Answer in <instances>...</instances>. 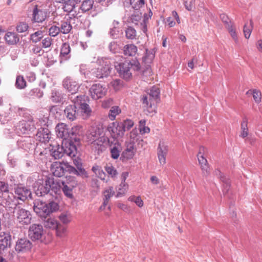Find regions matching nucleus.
<instances>
[{
    "instance_id": "f257e3e1",
    "label": "nucleus",
    "mask_w": 262,
    "mask_h": 262,
    "mask_svg": "<svg viewBox=\"0 0 262 262\" xmlns=\"http://www.w3.org/2000/svg\"><path fill=\"white\" fill-rule=\"evenodd\" d=\"M88 142L93 144L98 150L101 147L103 144L108 141V138L104 136L102 127H95L92 128L87 135Z\"/></svg>"
},
{
    "instance_id": "f03ea898",
    "label": "nucleus",
    "mask_w": 262,
    "mask_h": 262,
    "mask_svg": "<svg viewBox=\"0 0 262 262\" xmlns=\"http://www.w3.org/2000/svg\"><path fill=\"white\" fill-rule=\"evenodd\" d=\"M88 100V97L85 95H79L74 98L72 100V102L75 105L76 108L77 107L81 110V112L83 113V115H84L86 117L90 116L91 113V109L90 107L89 104L86 103Z\"/></svg>"
},
{
    "instance_id": "7ed1b4c3",
    "label": "nucleus",
    "mask_w": 262,
    "mask_h": 262,
    "mask_svg": "<svg viewBox=\"0 0 262 262\" xmlns=\"http://www.w3.org/2000/svg\"><path fill=\"white\" fill-rule=\"evenodd\" d=\"M14 216L16 221L22 225H29L31 222V214L30 211L20 208H15L14 210Z\"/></svg>"
},
{
    "instance_id": "20e7f679",
    "label": "nucleus",
    "mask_w": 262,
    "mask_h": 262,
    "mask_svg": "<svg viewBox=\"0 0 262 262\" xmlns=\"http://www.w3.org/2000/svg\"><path fill=\"white\" fill-rule=\"evenodd\" d=\"M36 128L32 120L28 119L19 121L16 127V132L19 136L29 135Z\"/></svg>"
},
{
    "instance_id": "39448f33",
    "label": "nucleus",
    "mask_w": 262,
    "mask_h": 262,
    "mask_svg": "<svg viewBox=\"0 0 262 262\" xmlns=\"http://www.w3.org/2000/svg\"><path fill=\"white\" fill-rule=\"evenodd\" d=\"M107 92V88L101 83L93 84L89 89V94L94 100H98L104 97Z\"/></svg>"
},
{
    "instance_id": "423d86ee",
    "label": "nucleus",
    "mask_w": 262,
    "mask_h": 262,
    "mask_svg": "<svg viewBox=\"0 0 262 262\" xmlns=\"http://www.w3.org/2000/svg\"><path fill=\"white\" fill-rule=\"evenodd\" d=\"M48 177L41 176L34 184L35 193L38 196H43L50 192V186L48 185Z\"/></svg>"
},
{
    "instance_id": "0eeeda50",
    "label": "nucleus",
    "mask_w": 262,
    "mask_h": 262,
    "mask_svg": "<svg viewBox=\"0 0 262 262\" xmlns=\"http://www.w3.org/2000/svg\"><path fill=\"white\" fill-rule=\"evenodd\" d=\"M99 62L101 64L93 72L95 76L98 78L108 76L112 70L110 61L107 60H101Z\"/></svg>"
},
{
    "instance_id": "6e6552de",
    "label": "nucleus",
    "mask_w": 262,
    "mask_h": 262,
    "mask_svg": "<svg viewBox=\"0 0 262 262\" xmlns=\"http://www.w3.org/2000/svg\"><path fill=\"white\" fill-rule=\"evenodd\" d=\"M107 130L114 139H121L124 135V130L120 122L115 121L110 123L107 127Z\"/></svg>"
},
{
    "instance_id": "1a4fd4ad",
    "label": "nucleus",
    "mask_w": 262,
    "mask_h": 262,
    "mask_svg": "<svg viewBox=\"0 0 262 262\" xmlns=\"http://www.w3.org/2000/svg\"><path fill=\"white\" fill-rule=\"evenodd\" d=\"M14 191L17 200L25 201L28 198H31V191L27 187L19 184L15 186Z\"/></svg>"
},
{
    "instance_id": "9d476101",
    "label": "nucleus",
    "mask_w": 262,
    "mask_h": 262,
    "mask_svg": "<svg viewBox=\"0 0 262 262\" xmlns=\"http://www.w3.org/2000/svg\"><path fill=\"white\" fill-rule=\"evenodd\" d=\"M33 209L42 218L46 219L50 214L47 204L40 200L34 202Z\"/></svg>"
},
{
    "instance_id": "9b49d317",
    "label": "nucleus",
    "mask_w": 262,
    "mask_h": 262,
    "mask_svg": "<svg viewBox=\"0 0 262 262\" xmlns=\"http://www.w3.org/2000/svg\"><path fill=\"white\" fill-rule=\"evenodd\" d=\"M33 209L42 218L46 219L50 214L47 204L40 200L34 202Z\"/></svg>"
},
{
    "instance_id": "f8f14e48",
    "label": "nucleus",
    "mask_w": 262,
    "mask_h": 262,
    "mask_svg": "<svg viewBox=\"0 0 262 262\" xmlns=\"http://www.w3.org/2000/svg\"><path fill=\"white\" fill-rule=\"evenodd\" d=\"M33 209L42 218L46 219L50 214L47 204L40 200L34 202Z\"/></svg>"
},
{
    "instance_id": "ddd939ff",
    "label": "nucleus",
    "mask_w": 262,
    "mask_h": 262,
    "mask_svg": "<svg viewBox=\"0 0 262 262\" xmlns=\"http://www.w3.org/2000/svg\"><path fill=\"white\" fill-rule=\"evenodd\" d=\"M62 85L63 88L72 94H76L80 88V84L70 77H67L63 79Z\"/></svg>"
},
{
    "instance_id": "4468645a",
    "label": "nucleus",
    "mask_w": 262,
    "mask_h": 262,
    "mask_svg": "<svg viewBox=\"0 0 262 262\" xmlns=\"http://www.w3.org/2000/svg\"><path fill=\"white\" fill-rule=\"evenodd\" d=\"M115 68L120 76L125 79H128L132 76L129 63L127 61L119 63L115 65Z\"/></svg>"
},
{
    "instance_id": "2eb2a0df",
    "label": "nucleus",
    "mask_w": 262,
    "mask_h": 262,
    "mask_svg": "<svg viewBox=\"0 0 262 262\" xmlns=\"http://www.w3.org/2000/svg\"><path fill=\"white\" fill-rule=\"evenodd\" d=\"M144 111L146 114H152L156 112V105L157 103L146 95L143 96L141 98Z\"/></svg>"
},
{
    "instance_id": "dca6fc26",
    "label": "nucleus",
    "mask_w": 262,
    "mask_h": 262,
    "mask_svg": "<svg viewBox=\"0 0 262 262\" xmlns=\"http://www.w3.org/2000/svg\"><path fill=\"white\" fill-rule=\"evenodd\" d=\"M43 228L41 225L33 224L29 230V235L34 241L40 239L43 235Z\"/></svg>"
},
{
    "instance_id": "f3484780",
    "label": "nucleus",
    "mask_w": 262,
    "mask_h": 262,
    "mask_svg": "<svg viewBox=\"0 0 262 262\" xmlns=\"http://www.w3.org/2000/svg\"><path fill=\"white\" fill-rule=\"evenodd\" d=\"M168 146L164 141H160L158 147V157L161 165L166 163V157L168 152Z\"/></svg>"
},
{
    "instance_id": "a211bd4d",
    "label": "nucleus",
    "mask_w": 262,
    "mask_h": 262,
    "mask_svg": "<svg viewBox=\"0 0 262 262\" xmlns=\"http://www.w3.org/2000/svg\"><path fill=\"white\" fill-rule=\"evenodd\" d=\"M55 131L57 136L63 140H66L70 137L69 128L65 123H58L55 127Z\"/></svg>"
},
{
    "instance_id": "6ab92c4d",
    "label": "nucleus",
    "mask_w": 262,
    "mask_h": 262,
    "mask_svg": "<svg viewBox=\"0 0 262 262\" xmlns=\"http://www.w3.org/2000/svg\"><path fill=\"white\" fill-rule=\"evenodd\" d=\"M64 168V163L55 162L52 164L50 170L54 176L61 177L63 176L65 173Z\"/></svg>"
},
{
    "instance_id": "aec40b11",
    "label": "nucleus",
    "mask_w": 262,
    "mask_h": 262,
    "mask_svg": "<svg viewBox=\"0 0 262 262\" xmlns=\"http://www.w3.org/2000/svg\"><path fill=\"white\" fill-rule=\"evenodd\" d=\"M32 247V243L26 238H21L18 240L15 245V250L19 252L29 251Z\"/></svg>"
},
{
    "instance_id": "412c9836",
    "label": "nucleus",
    "mask_w": 262,
    "mask_h": 262,
    "mask_svg": "<svg viewBox=\"0 0 262 262\" xmlns=\"http://www.w3.org/2000/svg\"><path fill=\"white\" fill-rule=\"evenodd\" d=\"M198 159L204 177L207 178L210 174V168L207 159L203 155H198Z\"/></svg>"
},
{
    "instance_id": "4be33fe9",
    "label": "nucleus",
    "mask_w": 262,
    "mask_h": 262,
    "mask_svg": "<svg viewBox=\"0 0 262 262\" xmlns=\"http://www.w3.org/2000/svg\"><path fill=\"white\" fill-rule=\"evenodd\" d=\"M47 183L49 186H50V191H51L55 193H58L60 192L62 185H64V181L54 180L53 178H48Z\"/></svg>"
},
{
    "instance_id": "5701e85b",
    "label": "nucleus",
    "mask_w": 262,
    "mask_h": 262,
    "mask_svg": "<svg viewBox=\"0 0 262 262\" xmlns=\"http://www.w3.org/2000/svg\"><path fill=\"white\" fill-rule=\"evenodd\" d=\"M17 198L15 195H14L12 193H5L2 196V199H0V201L5 205L6 206L12 208L15 206L17 204L16 200Z\"/></svg>"
},
{
    "instance_id": "b1692460",
    "label": "nucleus",
    "mask_w": 262,
    "mask_h": 262,
    "mask_svg": "<svg viewBox=\"0 0 262 262\" xmlns=\"http://www.w3.org/2000/svg\"><path fill=\"white\" fill-rule=\"evenodd\" d=\"M136 151L133 143L125 142V149L122 152V157L126 160L131 159L134 157Z\"/></svg>"
},
{
    "instance_id": "393cba45",
    "label": "nucleus",
    "mask_w": 262,
    "mask_h": 262,
    "mask_svg": "<svg viewBox=\"0 0 262 262\" xmlns=\"http://www.w3.org/2000/svg\"><path fill=\"white\" fill-rule=\"evenodd\" d=\"M38 140L42 143L49 142L51 138L50 132L47 127H40L36 134Z\"/></svg>"
},
{
    "instance_id": "a878e982",
    "label": "nucleus",
    "mask_w": 262,
    "mask_h": 262,
    "mask_svg": "<svg viewBox=\"0 0 262 262\" xmlns=\"http://www.w3.org/2000/svg\"><path fill=\"white\" fill-rule=\"evenodd\" d=\"M75 105L70 104L68 105L64 110V114L67 118L71 120H75L79 115L78 110H77Z\"/></svg>"
},
{
    "instance_id": "bb28decb",
    "label": "nucleus",
    "mask_w": 262,
    "mask_h": 262,
    "mask_svg": "<svg viewBox=\"0 0 262 262\" xmlns=\"http://www.w3.org/2000/svg\"><path fill=\"white\" fill-rule=\"evenodd\" d=\"M64 153L67 156L73 158L75 157L77 154V148L75 145L71 141H66L63 144Z\"/></svg>"
},
{
    "instance_id": "cd10ccee",
    "label": "nucleus",
    "mask_w": 262,
    "mask_h": 262,
    "mask_svg": "<svg viewBox=\"0 0 262 262\" xmlns=\"http://www.w3.org/2000/svg\"><path fill=\"white\" fill-rule=\"evenodd\" d=\"M76 185V182L72 178L70 182H64V185H62L61 189L67 196L72 198L73 196L72 189Z\"/></svg>"
},
{
    "instance_id": "c85d7f7f",
    "label": "nucleus",
    "mask_w": 262,
    "mask_h": 262,
    "mask_svg": "<svg viewBox=\"0 0 262 262\" xmlns=\"http://www.w3.org/2000/svg\"><path fill=\"white\" fill-rule=\"evenodd\" d=\"M32 23H42L46 18V13L41 10L38 9L37 6L33 10Z\"/></svg>"
},
{
    "instance_id": "c756f323",
    "label": "nucleus",
    "mask_w": 262,
    "mask_h": 262,
    "mask_svg": "<svg viewBox=\"0 0 262 262\" xmlns=\"http://www.w3.org/2000/svg\"><path fill=\"white\" fill-rule=\"evenodd\" d=\"M126 142L133 143L135 145L136 142L140 144V142H143V140L138 133V130L136 128H134L129 133L128 139Z\"/></svg>"
},
{
    "instance_id": "7c9ffc66",
    "label": "nucleus",
    "mask_w": 262,
    "mask_h": 262,
    "mask_svg": "<svg viewBox=\"0 0 262 262\" xmlns=\"http://www.w3.org/2000/svg\"><path fill=\"white\" fill-rule=\"evenodd\" d=\"M43 225L46 228L53 230L56 229L57 234L59 235V223L55 219L51 217L48 218L47 220L44 221Z\"/></svg>"
},
{
    "instance_id": "2f4dec72",
    "label": "nucleus",
    "mask_w": 262,
    "mask_h": 262,
    "mask_svg": "<svg viewBox=\"0 0 262 262\" xmlns=\"http://www.w3.org/2000/svg\"><path fill=\"white\" fill-rule=\"evenodd\" d=\"M75 6V0H68L66 3H64L62 6V9L64 12L72 13L71 15L73 17H77V14L74 11Z\"/></svg>"
},
{
    "instance_id": "473e14b6",
    "label": "nucleus",
    "mask_w": 262,
    "mask_h": 262,
    "mask_svg": "<svg viewBox=\"0 0 262 262\" xmlns=\"http://www.w3.org/2000/svg\"><path fill=\"white\" fill-rule=\"evenodd\" d=\"M11 236L9 234L3 233L0 235V250H4L10 246Z\"/></svg>"
},
{
    "instance_id": "72a5a7b5",
    "label": "nucleus",
    "mask_w": 262,
    "mask_h": 262,
    "mask_svg": "<svg viewBox=\"0 0 262 262\" xmlns=\"http://www.w3.org/2000/svg\"><path fill=\"white\" fill-rule=\"evenodd\" d=\"M5 39L6 41L9 45H15L19 40L17 34L11 32H8L5 34Z\"/></svg>"
},
{
    "instance_id": "f704fd0d",
    "label": "nucleus",
    "mask_w": 262,
    "mask_h": 262,
    "mask_svg": "<svg viewBox=\"0 0 262 262\" xmlns=\"http://www.w3.org/2000/svg\"><path fill=\"white\" fill-rule=\"evenodd\" d=\"M69 138L72 139L73 137L76 140L77 139V136H82L83 134L82 127L80 125H75L69 129Z\"/></svg>"
},
{
    "instance_id": "c9c22d12",
    "label": "nucleus",
    "mask_w": 262,
    "mask_h": 262,
    "mask_svg": "<svg viewBox=\"0 0 262 262\" xmlns=\"http://www.w3.org/2000/svg\"><path fill=\"white\" fill-rule=\"evenodd\" d=\"M137 47L133 44L125 45L123 48V53L127 56H134L137 52Z\"/></svg>"
},
{
    "instance_id": "e433bc0d",
    "label": "nucleus",
    "mask_w": 262,
    "mask_h": 262,
    "mask_svg": "<svg viewBox=\"0 0 262 262\" xmlns=\"http://www.w3.org/2000/svg\"><path fill=\"white\" fill-rule=\"evenodd\" d=\"M52 155L53 157L57 159H60L64 155L63 145L60 146L59 145L53 147L51 149Z\"/></svg>"
},
{
    "instance_id": "4c0bfd02",
    "label": "nucleus",
    "mask_w": 262,
    "mask_h": 262,
    "mask_svg": "<svg viewBox=\"0 0 262 262\" xmlns=\"http://www.w3.org/2000/svg\"><path fill=\"white\" fill-rule=\"evenodd\" d=\"M29 25L26 22H19L16 26V31L19 33L28 34L29 30Z\"/></svg>"
},
{
    "instance_id": "58836bf2",
    "label": "nucleus",
    "mask_w": 262,
    "mask_h": 262,
    "mask_svg": "<svg viewBox=\"0 0 262 262\" xmlns=\"http://www.w3.org/2000/svg\"><path fill=\"white\" fill-rule=\"evenodd\" d=\"M253 28V22L252 20H250V24L248 25L247 23H246L244 26L243 32L244 34V36L246 38H249L251 32L252 31Z\"/></svg>"
},
{
    "instance_id": "ea45409f",
    "label": "nucleus",
    "mask_w": 262,
    "mask_h": 262,
    "mask_svg": "<svg viewBox=\"0 0 262 262\" xmlns=\"http://www.w3.org/2000/svg\"><path fill=\"white\" fill-rule=\"evenodd\" d=\"M160 90L156 86H152L150 91L148 95H146L152 100L157 102L158 99L159 98Z\"/></svg>"
},
{
    "instance_id": "a19ab883",
    "label": "nucleus",
    "mask_w": 262,
    "mask_h": 262,
    "mask_svg": "<svg viewBox=\"0 0 262 262\" xmlns=\"http://www.w3.org/2000/svg\"><path fill=\"white\" fill-rule=\"evenodd\" d=\"M128 185L127 183H121L117 189L116 198H120L125 195L128 189Z\"/></svg>"
},
{
    "instance_id": "79ce46f5",
    "label": "nucleus",
    "mask_w": 262,
    "mask_h": 262,
    "mask_svg": "<svg viewBox=\"0 0 262 262\" xmlns=\"http://www.w3.org/2000/svg\"><path fill=\"white\" fill-rule=\"evenodd\" d=\"M92 170L101 180H105L106 174L100 166L98 165H95L93 166Z\"/></svg>"
},
{
    "instance_id": "37998d69",
    "label": "nucleus",
    "mask_w": 262,
    "mask_h": 262,
    "mask_svg": "<svg viewBox=\"0 0 262 262\" xmlns=\"http://www.w3.org/2000/svg\"><path fill=\"white\" fill-rule=\"evenodd\" d=\"M15 85L18 89H23L26 87L27 82L23 76H17Z\"/></svg>"
},
{
    "instance_id": "c03bdc74",
    "label": "nucleus",
    "mask_w": 262,
    "mask_h": 262,
    "mask_svg": "<svg viewBox=\"0 0 262 262\" xmlns=\"http://www.w3.org/2000/svg\"><path fill=\"white\" fill-rule=\"evenodd\" d=\"M32 141H33V140L30 138V137L26 138L23 142H20L19 144L21 143L22 148H23L25 150H28L32 149L34 148V145L32 143Z\"/></svg>"
},
{
    "instance_id": "a18cd8bd",
    "label": "nucleus",
    "mask_w": 262,
    "mask_h": 262,
    "mask_svg": "<svg viewBox=\"0 0 262 262\" xmlns=\"http://www.w3.org/2000/svg\"><path fill=\"white\" fill-rule=\"evenodd\" d=\"M71 51V48L69 43H63L61 46L60 50V56L62 57L67 59L69 58L68 56Z\"/></svg>"
},
{
    "instance_id": "49530a36",
    "label": "nucleus",
    "mask_w": 262,
    "mask_h": 262,
    "mask_svg": "<svg viewBox=\"0 0 262 262\" xmlns=\"http://www.w3.org/2000/svg\"><path fill=\"white\" fill-rule=\"evenodd\" d=\"M121 112V109L119 106H114L112 107L109 111L108 115L109 119L112 121L114 120L116 116L119 114Z\"/></svg>"
},
{
    "instance_id": "de8ad7c7",
    "label": "nucleus",
    "mask_w": 262,
    "mask_h": 262,
    "mask_svg": "<svg viewBox=\"0 0 262 262\" xmlns=\"http://www.w3.org/2000/svg\"><path fill=\"white\" fill-rule=\"evenodd\" d=\"M93 0H85L84 1L80 7V9L83 12H87L90 10L93 6Z\"/></svg>"
},
{
    "instance_id": "09e8293b",
    "label": "nucleus",
    "mask_w": 262,
    "mask_h": 262,
    "mask_svg": "<svg viewBox=\"0 0 262 262\" xmlns=\"http://www.w3.org/2000/svg\"><path fill=\"white\" fill-rule=\"evenodd\" d=\"M155 58V54L152 51L146 50V55L143 57V61L147 64L151 62Z\"/></svg>"
},
{
    "instance_id": "8fccbe9b",
    "label": "nucleus",
    "mask_w": 262,
    "mask_h": 262,
    "mask_svg": "<svg viewBox=\"0 0 262 262\" xmlns=\"http://www.w3.org/2000/svg\"><path fill=\"white\" fill-rule=\"evenodd\" d=\"M221 181L223 183V193H227L230 188V180L227 177H221Z\"/></svg>"
},
{
    "instance_id": "3c124183",
    "label": "nucleus",
    "mask_w": 262,
    "mask_h": 262,
    "mask_svg": "<svg viewBox=\"0 0 262 262\" xmlns=\"http://www.w3.org/2000/svg\"><path fill=\"white\" fill-rule=\"evenodd\" d=\"M142 19V14L139 11L134 12L130 17V21L135 25H138Z\"/></svg>"
},
{
    "instance_id": "603ef678",
    "label": "nucleus",
    "mask_w": 262,
    "mask_h": 262,
    "mask_svg": "<svg viewBox=\"0 0 262 262\" xmlns=\"http://www.w3.org/2000/svg\"><path fill=\"white\" fill-rule=\"evenodd\" d=\"M120 122L121 124L123 129L124 130V133L130 129L134 125V121L131 119H126L123 122Z\"/></svg>"
},
{
    "instance_id": "864d4df0",
    "label": "nucleus",
    "mask_w": 262,
    "mask_h": 262,
    "mask_svg": "<svg viewBox=\"0 0 262 262\" xmlns=\"http://www.w3.org/2000/svg\"><path fill=\"white\" fill-rule=\"evenodd\" d=\"M115 194L113 187L110 186L106 188L103 192V200L109 201L110 199Z\"/></svg>"
},
{
    "instance_id": "5fc2aeb1",
    "label": "nucleus",
    "mask_w": 262,
    "mask_h": 262,
    "mask_svg": "<svg viewBox=\"0 0 262 262\" xmlns=\"http://www.w3.org/2000/svg\"><path fill=\"white\" fill-rule=\"evenodd\" d=\"M72 28V26L70 23L67 21L63 22L59 28L60 32L63 34H67L70 32Z\"/></svg>"
},
{
    "instance_id": "6e6d98bb",
    "label": "nucleus",
    "mask_w": 262,
    "mask_h": 262,
    "mask_svg": "<svg viewBox=\"0 0 262 262\" xmlns=\"http://www.w3.org/2000/svg\"><path fill=\"white\" fill-rule=\"evenodd\" d=\"M146 120L145 119H142L139 121V129L141 134H144L148 133L150 132V128L146 126Z\"/></svg>"
},
{
    "instance_id": "4d7b16f0",
    "label": "nucleus",
    "mask_w": 262,
    "mask_h": 262,
    "mask_svg": "<svg viewBox=\"0 0 262 262\" xmlns=\"http://www.w3.org/2000/svg\"><path fill=\"white\" fill-rule=\"evenodd\" d=\"M51 99L54 102H59L62 99V96L60 92L54 90L52 91Z\"/></svg>"
},
{
    "instance_id": "13d9d810",
    "label": "nucleus",
    "mask_w": 262,
    "mask_h": 262,
    "mask_svg": "<svg viewBox=\"0 0 262 262\" xmlns=\"http://www.w3.org/2000/svg\"><path fill=\"white\" fill-rule=\"evenodd\" d=\"M9 185L8 183L0 181V199H2V196L5 193L9 192Z\"/></svg>"
},
{
    "instance_id": "bf43d9fd",
    "label": "nucleus",
    "mask_w": 262,
    "mask_h": 262,
    "mask_svg": "<svg viewBox=\"0 0 262 262\" xmlns=\"http://www.w3.org/2000/svg\"><path fill=\"white\" fill-rule=\"evenodd\" d=\"M42 31H37L30 35V39L33 42H37L40 40L43 37Z\"/></svg>"
},
{
    "instance_id": "052dcab7",
    "label": "nucleus",
    "mask_w": 262,
    "mask_h": 262,
    "mask_svg": "<svg viewBox=\"0 0 262 262\" xmlns=\"http://www.w3.org/2000/svg\"><path fill=\"white\" fill-rule=\"evenodd\" d=\"M226 29L229 31L231 36L232 37L233 39L234 40L235 42L236 43H237L238 42V36H237L236 30L234 27V25H232L228 26V27Z\"/></svg>"
},
{
    "instance_id": "680f3d73",
    "label": "nucleus",
    "mask_w": 262,
    "mask_h": 262,
    "mask_svg": "<svg viewBox=\"0 0 262 262\" xmlns=\"http://www.w3.org/2000/svg\"><path fill=\"white\" fill-rule=\"evenodd\" d=\"M130 5L135 10H138L144 5V0H130Z\"/></svg>"
},
{
    "instance_id": "e2e57ef3",
    "label": "nucleus",
    "mask_w": 262,
    "mask_h": 262,
    "mask_svg": "<svg viewBox=\"0 0 262 262\" xmlns=\"http://www.w3.org/2000/svg\"><path fill=\"white\" fill-rule=\"evenodd\" d=\"M59 219L63 224H68L71 221V215L68 213H62L59 216Z\"/></svg>"
},
{
    "instance_id": "0e129e2a",
    "label": "nucleus",
    "mask_w": 262,
    "mask_h": 262,
    "mask_svg": "<svg viewBox=\"0 0 262 262\" xmlns=\"http://www.w3.org/2000/svg\"><path fill=\"white\" fill-rule=\"evenodd\" d=\"M29 95L32 97L40 98L43 96V93L39 89H32L29 93Z\"/></svg>"
},
{
    "instance_id": "69168bd1",
    "label": "nucleus",
    "mask_w": 262,
    "mask_h": 262,
    "mask_svg": "<svg viewBox=\"0 0 262 262\" xmlns=\"http://www.w3.org/2000/svg\"><path fill=\"white\" fill-rule=\"evenodd\" d=\"M126 38L130 39H134L136 36V31L132 27H128L126 31Z\"/></svg>"
},
{
    "instance_id": "338daca9",
    "label": "nucleus",
    "mask_w": 262,
    "mask_h": 262,
    "mask_svg": "<svg viewBox=\"0 0 262 262\" xmlns=\"http://www.w3.org/2000/svg\"><path fill=\"white\" fill-rule=\"evenodd\" d=\"M105 169L107 173L111 176L112 178L115 177L117 174V171L116 169L111 165H107L105 167Z\"/></svg>"
},
{
    "instance_id": "774afa93",
    "label": "nucleus",
    "mask_w": 262,
    "mask_h": 262,
    "mask_svg": "<svg viewBox=\"0 0 262 262\" xmlns=\"http://www.w3.org/2000/svg\"><path fill=\"white\" fill-rule=\"evenodd\" d=\"M253 99L255 102L259 103L261 100V94L259 90L257 89H253L252 93Z\"/></svg>"
}]
</instances>
